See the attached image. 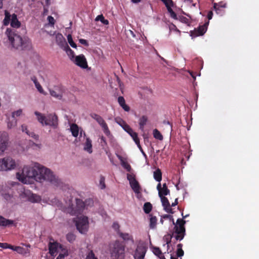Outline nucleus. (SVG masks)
I'll return each instance as SVG.
<instances>
[{"instance_id": "cd10ccee", "label": "nucleus", "mask_w": 259, "mask_h": 259, "mask_svg": "<svg viewBox=\"0 0 259 259\" xmlns=\"http://www.w3.org/2000/svg\"><path fill=\"white\" fill-rule=\"evenodd\" d=\"M5 17L3 20V23L4 25L7 26L10 22L11 23L12 16L7 11H5Z\"/></svg>"}, {"instance_id": "7c9ffc66", "label": "nucleus", "mask_w": 259, "mask_h": 259, "mask_svg": "<svg viewBox=\"0 0 259 259\" xmlns=\"http://www.w3.org/2000/svg\"><path fill=\"white\" fill-rule=\"evenodd\" d=\"M183 245L181 243H179L177 245V256L178 257H181L184 255V252L182 249Z\"/></svg>"}, {"instance_id": "473e14b6", "label": "nucleus", "mask_w": 259, "mask_h": 259, "mask_svg": "<svg viewBox=\"0 0 259 259\" xmlns=\"http://www.w3.org/2000/svg\"><path fill=\"white\" fill-rule=\"evenodd\" d=\"M147 121V117L145 116H142L139 121L140 128L143 130L144 125L146 124Z\"/></svg>"}, {"instance_id": "4468645a", "label": "nucleus", "mask_w": 259, "mask_h": 259, "mask_svg": "<svg viewBox=\"0 0 259 259\" xmlns=\"http://www.w3.org/2000/svg\"><path fill=\"white\" fill-rule=\"evenodd\" d=\"M74 63L82 68H87L88 67L87 62L84 55H80L75 57L73 60Z\"/></svg>"}, {"instance_id": "8fccbe9b", "label": "nucleus", "mask_w": 259, "mask_h": 259, "mask_svg": "<svg viewBox=\"0 0 259 259\" xmlns=\"http://www.w3.org/2000/svg\"><path fill=\"white\" fill-rule=\"evenodd\" d=\"M35 86L36 88L37 89V91L40 93L46 95V93H45L42 87L41 86V85L40 84V83L39 82L36 83L35 84Z\"/></svg>"}, {"instance_id": "6ab92c4d", "label": "nucleus", "mask_w": 259, "mask_h": 259, "mask_svg": "<svg viewBox=\"0 0 259 259\" xmlns=\"http://www.w3.org/2000/svg\"><path fill=\"white\" fill-rule=\"evenodd\" d=\"M61 247V245L57 242H50L49 244V253L51 255L54 256L57 252L58 248Z\"/></svg>"}, {"instance_id": "c756f323", "label": "nucleus", "mask_w": 259, "mask_h": 259, "mask_svg": "<svg viewBox=\"0 0 259 259\" xmlns=\"http://www.w3.org/2000/svg\"><path fill=\"white\" fill-rule=\"evenodd\" d=\"M172 236L170 235H165L163 237V241L165 242V244H163V246H165L166 245V247H167V251H168V249L169 248V244H170L171 242V239Z\"/></svg>"}, {"instance_id": "13d9d810", "label": "nucleus", "mask_w": 259, "mask_h": 259, "mask_svg": "<svg viewBox=\"0 0 259 259\" xmlns=\"http://www.w3.org/2000/svg\"><path fill=\"white\" fill-rule=\"evenodd\" d=\"M68 255V253L67 251H66L64 253H60L59 255L57 256V258L58 259H64L65 256H66Z\"/></svg>"}, {"instance_id": "3c124183", "label": "nucleus", "mask_w": 259, "mask_h": 259, "mask_svg": "<svg viewBox=\"0 0 259 259\" xmlns=\"http://www.w3.org/2000/svg\"><path fill=\"white\" fill-rule=\"evenodd\" d=\"M169 193V190L168 189L165 183L163 184V196L168 195Z\"/></svg>"}, {"instance_id": "2f4dec72", "label": "nucleus", "mask_w": 259, "mask_h": 259, "mask_svg": "<svg viewBox=\"0 0 259 259\" xmlns=\"http://www.w3.org/2000/svg\"><path fill=\"white\" fill-rule=\"evenodd\" d=\"M63 50L66 52L71 60H72L74 58V52L68 46V47H65Z\"/></svg>"}, {"instance_id": "79ce46f5", "label": "nucleus", "mask_w": 259, "mask_h": 259, "mask_svg": "<svg viewBox=\"0 0 259 259\" xmlns=\"http://www.w3.org/2000/svg\"><path fill=\"white\" fill-rule=\"evenodd\" d=\"M152 251L156 255L158 256L160 259H162V257L160 256L161 254V251L159 248L153 247H152Z\"/></svg>"}, {"instance_id": "a19ab883", "label": "nucleus", "mask_w": 259, "mask_h": 259, "mask_svg": "<svg viewBox=\"0 0 259 259\" xmlns=\"http://www.w3.org/2000/svg\"><path fill=\"white\" fill-rule=\"evenodd\" d=\"M115 122L120 125L123 128L127 125L126 122L120 117H116L115 118Z\"/></svg>"}, {"instance_id": "a18cd8bd", "label": "nucleus", "mask_w": 259, "mask_h": 259, "mask_svg": "<svg viewBox=\"0 0 259 259\" xmlns=\"http://www.w3.org/2000/svg\"><path fill=\"white\" fill-rule=\"evenodd\" d=\"M153 134L155 138L160 140H162V135L157 129H154L153 130Z\"/></svg>"}, {"instance_id": "4c0bfd02", "label": "nucleus", "mask_w": 259, "mask_h": 259, "mask_svg": "<svg viewBox=\"0 0 259 259\" xmlns=\"http://www.w3.org/2000/svg\"><path fill=\"white\" fill-rule=\"evenodd\" d=\"M101 127L103 128V131L104 133L108 136L110 135V132L108 127V126L105 121L103 122V123H101L100 124Z\"/></svg>"}, {"instance_id": "ea45409f", "label": "nucleus", "mask_w": 259, "mask_h": 259, "mask_svg": "<svg viewBox=\"0 0 259 259\" xmlns=\"http://www.w3.org/2000/svg\"><path fill=\"white\" fill-rule=\"evenodd\" d=\"M9 248H10L13 250L16 251L19 253H22L24 250L23 247H21L20 246H12L10 244L9 245Z\"/></svg>"}, {"instance_id": "49530a36", "label": "nucleus", "mask_w": 259, "mask_h": 259, "mask_svg": "<svg viewBox=\"0 0 259 259\" xmlns=\"http://www.w3.org/2000/svg\"><path fill=\"white\" fill-rule=\"evenodd\" d=\"M67 39H68V41L69 42V44H70V45L73 48H76L77 47V46L74 43V42L73 41V39H72V36L71 34H68L67 35Z\"/></svg>"}, {"instance_id": "f03ea898", "label": "nucleus", "mask_w": 259, "mask_h": 259, "mask_svg": "<svg viewBox=\"0 0 259 259\" xmlns=\"http://www.w3.org/2000/svg\"><path fill=\"white\" fill-rule=\"evenodd\" d=\"M11 26L13 28H7L5 32L8 39L5 42L6 46L11 50L23 51L29 49L31 43L29 39L22 37L14 28L20 27L21 23L17 19V15H12Z\"/></svg>"}, {"instance_id": "6e6552de", "label": "nucleus", "mask_w": 259, "mask_h": 259, "mask_svg": "<svg viewBox=\"0 0 259 259\" xmlns=\"http://www.w3.org/2000/svg\"><path fill=\"white\" fill-rule=\"evenodd\" d=\"M8 141V134L6 132H0V155L6 149Z\"/></svg>"}, {"instance_id": "423d86ee", "label": "nucleus", "mask_w": 259, "mask_h": 259, "mask_svg": "<svg viewBox=\"0 0 259 259\" xmlns=\"http://www.w3.org/2000/svg\"><path fill=\"white\" fill-rule=\"evenodd\" d=\"M77 229L81 234L85 233L89 229V221L87 217H77L74 220Z\"/></svg>"}, {"instance_id": "69168bd1", "label": "nucleus", "mask_w": 259, "mask_h": 259, "mask_svg": "<svg viewBox=\"0 0 259 259\" xmlns=\"http://www.w3.org/2000/svg\"><path fill=\"white\" fill-rule=\"evenodd\" d=\"M10 244L7 243H0V247L3 248H9Z\"/></svg>"}, {"instance_id": "c03bdc74", "label": "nucleus", "mask_w": 259, "mask_h": 259, "mask_svg": "<svg viewBox=\"0 0 259 259\" xmlns=\"http://www.w3.org/2000/svg\"><path fill=\"white\" fill-rule=\"evenodd\" d=\"M29 146L34 150L40 149L41 147L40 144H36L32 141L29 142Z\"/></svg>"}, {"instance_id": "0eeeda50", "label": "nucleus", "mask_w": 259, "mask_h": 259, "mask_svg": "<svg viewBox=\"0 0 259 259\" xmlns=\"http://www.w3.org/2000/svg\"><path fill=\"white\" fill-rule=\"evenodd\" d=\"M186 221L183 219H178L177 221V225H175L174 229L175 230V238L176 240H182L185 235V228L184 225Z\"/></svg>"}, {"instance_id": "20e7f679", "label": "nucleus", "mask_w": 259, "mask_h": 259, "mask_svg": "<svg viewBox=\"0 0 259 259\" xmlns=\"http://www.w3.org/2000/svg\"><path fill=\"white\" fill-rule=\"evenodd\" d=\"M35 115L38 121L43 125H49L56 128L58 125V117L55 114H50L44 116L42 113L35 111Z\"/></svg>"}, {"instance_id": "c9c22d12", "label": "nucleus", "mask_w": 259, "mask_h": 259, "mask_svg": "<svg viewBox=\"0 0 259 259\" xmlns=\"http://www.w3.org/2000/svg\"><path fill=\"white\" fill-rule=\"evenodd\" d=\"M91 117L94 119H95L100 125L101 123H103V122L104 121L103 118L101 116L97 114L94 113L91 114Z\"/></svg>"}, {"instance_id": "9d476101", "label": "nucleus", "mask_w": 259, "mask_h": 259, "mask_svg": "<svg viewBox=\"0 0 259 259\" xmlns=\"http://www.w3.org/2000/svg\"><path fill=\"white\" fill-rule=\"evenodd\" d=\"M163 4H164L166 7L167 13L170 17L174 19L177 20V15L172 10V8L174 6L173 1L172 0H163Z\"/></svg>"}, {"instance_id": "2eb2a0df", "label": "nucleus", "mask_w": 259, "mask_h": 259, "mask_svg": "<svg viewBox=\"0 0 259 259\" xmlns=\"http://www.w3.org/2000/svg\"><path fill=\"white\" fill-rule=\"evenodd\" d=\"M146 251V248L144 246L142 245H138L134 254L135 259H143Z\"/></svg>"}, {"instance_id": "9b49d317", "label": "nucleus", "mask_w": 259, "mask_h": 259, "mask_svg": "<svg viewBox=\"0 0 259 259\" xmlns=\"http://www.w3.org/2000/svg\"><path fill=\"white\" fill-rule=\"evenodd\" d=\"M123 130L126 131L133 139L136 144L137 145L139 149L141 150L143 154L145 156V154L143 152L142 147L140 144V141L138 138V135L136 133L134 132L130 126L127 124L124 128Z\"/></svg>"}, {"instance_id": "774afa93", "label": "nucleus", "mask_w": 259, "mask_h": 259, "mask_svg": "<svg viewBox=\"0 0 259 259\" xmlns=\"http://www.w3.org/2000/svg\"><path fill=\"white\" fill-rule=\"evenodd\" d=\"M169 29L170 30H172V29H175V30L177 31H180L178 28H177L176 26L174 24H171L170 25V26H169Z\"/></svg>"}, {"instance_id": "052dcab7", "label": "nucleus", "mask_w": 259, "mask_h": 259, "mask_svg": "<svg viewBox=\"0 0 259 259\" xmlns=\"http://www.w3.org/2000/svg\"><path fill=\"white\" fill-rule=\"evenodd\" d=\"M112 228L116 231L119 232V225L117 223H114L112 225Z\"/></svg>"}, {"instance_id": "f8f14e48", "label": "nucleus", "mask_w": 259, "mask_h": 259, "mask_svg": "<svg viewBox=\"0 0 259 259\" xmlns=\"http://www.w3.org/2000/svg\"><path fill=\"white\" fill-rule=\"evenodd\" d=\"M209 21L205 22L202 25L199 26L198 28H195L193 31L191 32V36H198L203 35L206 31Z\"/></svg>"}, {"instance_id": "09e8293b", "label": "nucleus", "mask_w": 259, "mask_h": 259, "mask_svg": "<svg viewBox=\"0 0 259 259\" xmlns=\"http://www.w3.org/2000/svg\"><path fill=\"white\" fill-rule=\"evenodd\" d=\"M85 259H98L95 255L93 251L92 250H90L88 252L87 254V256Z\"/></svg>"}, {"instance_id": "f257e3e1", "label": "nucleus", "mask_w": 259, "mask_h": 259, "mask_svg": "<svg viewBox=\"0 0 259 259\" xmlns=\"http://www.w3.org/2000/svg\"><path fill=\"white\" fill-rule=\"evenodd\" d=\"M16 177L23 184H29L31 180H34L39 183L49 182L56 187L61 188L63 185L62 180L52 170L36 162L24 166L22 171L17 173Z\"/></svg>"}, {"instance_id": "864d4df0", "label": "nucleus", "mask_w": 259, "mask_h": 259, "mask_svg": "<svg viewBox=\"0 0 259 259\" xmlns=\"http://www.w3.org/2000/svg\"><path fill=\"white\" fill-rule=\"evenodd\" d=\"M7 167L4 163V158L0 159V170H4Z\"/></svg>"}, {"instance_id": "338daca9", "label": "nucleus", "mask_w": 259, "mask_h": 259, "mask_svg": "<svg viewBox=\"0 0 259 259\" xmlns=\"http://www.w3.org/2000/svg\"><path fill=\"white\" fill-rule=\"evenodd\" d=\"M213 16V12L211 11L208 12L207 14V18L209 20L212 19Z\"/></svg>"}, {"instance_id": "dca6fc26", "label": "nucleus", "mask_w": 259, "mask_h": 259, "mask_svg": "<svg viewBox=\"0 0 259 259\" xmlns=\"http://www.w3.org/2000/svg\"><path fill=\"white\" fill-rule=\"evenodd\" d=\"M64 91V88L61 86L55 87V90H50V93L52 96L58 99H61L63 96V93Z\"/></svg>"}, {"instance_id": "0e129e2a", "label": "nucleus", "mask_w": 259, "mask_h": 259, "mask_svg": "<svg viewBox=\"0 0 259 259\" xmlns=\"http://www.w3.org/2000/svg\"><path fill=\"white\" fill-rule=\"evenodd\" d=\"M79 41L80 44L85 46H89V43L88 42L87 40H86L85 39H80L79 40Z\"/></svg>"}, {"instance_id": "a211bd4d", "label": "nucleus", "mask_w": 259, "mask_h": 259, "mask_svg": "<svg viewBox=\"0 0 259 259\" xmlns=\"http://www.w3.org/2000/svg\"><path fill=\"white\" fill-rule=\"evenodd\" d=\"M24 194L27 199L32 203L39 202L41 200V197L39 195L32 193L30 191L25 192Z\"/></svg>"}, {"instance_id": "e433bc0d", "label": "nucleus", "mask_w": 259, "mask_h": 259, "mask_svg": "<svg viewBox=\"0 0 259 259\" xmlns=\"http://www.w3.org/2000/svg\"><path fill=\"white\" fill-rule=\"evenodd\" d=\"M96 21H100L104 25H108L109 21L107 19H105L103 15H98L95 19Z\"/></svg>"}, {"instance_id": "b1692460", "label": "nucleus", "mask_w": 259, "mask_h": 259, "mask_svg": "<svg viewBox=\"0 0 259 259\" xmlns=\"http://www.w3.org/2000/svg\"><path fill=\"white\" fill-rule=\"evenodd\" d=\"M83 149L85 151H87L89 153H92L93 151H92V141L90 138H86V141L84 143V146Z\"/></svg>"}, {"instance_id": "5fc2aeb1", "label": "nucleus", "mask_w": 259, "mask_h": 259, "mask_svg": "<svg viewBox=\"0 0 259 259\" xmlns=\"http://www.w3.org/2000/svg\"><path fill=\"white\" fill-rule=\"evenodd\" d=\"M179 20L181 22H182L184 23L187 24L189 22L188 19L184 16H183L179 17Z\"/></svg>"}, {"instance_id": "72a5a7b5", "label": "nucleus", "mask_w": 259, "mask_h": 259, "mask_svg": "<svg viewBox=\"0 0 259 259\" xmlns=\"http://www.w3.org/2000/svg\"><path fill=\"white\" fill-rule=\"evenodd\" d=\"M118 158L120 160L121 165L128 171H130L131 170L130 165L127 162L124 161L121 156H119Z\"/></svg>"}, {"instance_id": "bb28decb", "label": "nucleus", "mask_w": 259, "mask_h": 259, "mask_svg": "<svg viewBox=\"0 0 259 259\" xmlns=\"http://www.w3.org/2000/svg\"><path fill=\"white\" fill-rule=\"evenodd\" d=\"M17 120L15 118L11 117V118H8L7 121V126L8 128H12L14 127L17 125Z\"/></svg>"}, {"instance_id": "bf43d9fd", "label": "nucleus", "mask_w": 259, "mask_h": 259, "mask_svg": "<svg viewBox=\"0 0 259 259\" xmlns=\"http://www.w3.org/2000/svg\"><path fill=\"white\" fill-rule=\"evenodd\" d=\"M48 20L49 22V23L51 24L52 25H54V23H55V20H54V18L51 16H49L48 17Z\"/></svg>"}, {"instance_id": "39448f33", "label": "nucleus", "mask_w": 259, "mask_h": 259, "mask_svg": "<svg viewBox=\"0 0 259 259\" xmlns=\"http://www.w3.org/2000/svg\"><path fill=\"white\" fill-rule=\"evenodd\" d=\"M111 254L112 259H123L124 257V246L119 241H115L111 246Z\"/></svg>"}, {"instance_id": "de8ad7c7", "label": "nucleus", "mask_w": 259, "mask_h": 259, "mask_svg": "<svg viewBox=\"0 0 259 259\" xmlns=\"http://www.w3.org/2000/svg\"><path fill=\"white\" fill-rule=\"evenodd\" d=\"M75 235L71 233H68L66 235V239L70 242H73L75 240Z\"/></svg>"}, {"instance_id": "7ed1b4c3", "label": "nucleus", "mask_w": 259, "mask_h": 259, "mask_svg": "<svg viewBox=\"0 0 259 259\" xmlns=\"http://www.w3.org/2000/svg\"><path fill=\"white\" fill-rule=\"evenodd\" d=\"M75 200V206H74L73 204L70 202L68 206L65 209V212L72 215L80 214L85 208H88L89 205L93 203V201L92 199L86 200L85 202L82 201L80 199H76Z\"/></svg>"}, {"instance_id": "c85d7f7f", "label": "nucleus", "mask_w": 259, "mask_h": 259, "mask_svg": "<svg viewBox=\"0 0 259 259\" xmlns=\"http://www.w3.org/2000/svg\"><path fill=\"white\" fill-rule=\"evenodd\" d=\"M225 7V6H219L217 3L213 4V9L215 11L216 13L218 14L222 15L224 13V11L223 9V8Z\"/></svg>"}, {"instance_id": "1a4fd4ad", "label": "nucleus", "mask_w": 259, "mask_h": 259, "mask_svg": "<svg viewBox=\"0 0 259 259\" xmlns=\"http://www.w3.org/2000/svg\"><path fill=\"white\" fill-rule=\"evenodd\" d=\"M127 179L129 181L130 184L133 191L136 193H139L140 187L139 183L136 180L135 176L133 174H127Z\"/></svg>"}, {"instance_id": "f704fd0d", "label": "nucleus", "mask_w": 259, "mask_h": 259, "mask_svg": "<svg viewBox=\"0 0 259 259\" xmlns=\"http://www.w3.org/2000/svg\"><path fill=\"white\" fill-rule=\"evenodd\" d=\"M152 206L150 202H146L143 206V210L146 213H149L152 210Z\"/></svg>"}, {"instance_id": "4be33fe9", "label": "nucleus", "mask_w": 259, "mask_h": 259, "mask_svg": "<svg viewBox=\"0 0 259 259\" xmlns=\"http://www.w3.org/2000/svg\"><path fill=\"white\" fill-rule=\"evenodd\" d=\"M163 207L164 210L167 212L173 213L174 211L171 208H170V205L168 201V200L165 196H163Z\"/></svg>"}, {"instance_id": "680f3d73", "label": "nucleus", "mask_w": 259, "mask_h": 259, "mask_svg": "<svg viewBox=\"0 0 259 259\" xmlns=\"http://www.w3.org/2000/svg\"><path fill=\"white\" fill-rule=\"evenodd\" d=\"M162 218H163V219H166V218L169 219L170 220L172 221L173 224H175L174 220L172 219V215H169V214L163 215Z\"/></svg>"}, {"instance_id": "412c9836", "label": "nucleus", "mask_w": 259, "mask_h": 259, "mask_svg": "<svg viewBox=\"0 0 259 259\" xmlns=\"http://www.w3.org/2000/svg\"><path fill=\"white\" fill-rule=\"evenodd\" d=\"M4 163L7 167L5 170H11L14 169L16 166L15 161L11 157H6L4 158Z\"/></svg>"}, {"instance_id": "a878e982", "label": "nucleus", "mask_w": 259, "mask_h": 259, "mask_svg": "<svg viewBox=\"0 0 259 259\" xmlns=\"http://www.w3.org/2000/svg\"><path fill=\"white\" fill-rule=\"evenodd\" d=\"M70 130L74 137H77L79 134L78 126L77 124L73 123L70 125Z\"/></svg>"}, {"instance_id": "393cba45", "label": "nucleus", "mask_w": 259, "mask_h": 259, "mask_svg": "<svg viewBox=\"0 0 259 259\" xmlns=\"http://www.w3.org/2000/svg\"><path fill=\"white\" fill-rule=\"evenodd\" d=\"M118 102L120 106L125 111H129L130 110V108L128 106H127L125 103L124 99L123 97L120 96L118 98Z\"/></svg>"}, {"instance_id": "ddd939ff", "label": "nucleus", "mask_w": 259, "mask_h": 259, "mask_svg": "<svg viewBox=\"0 0 259 259\" xmlns=\"http://www.w3.org/2000/svg\"><path fill=\"white\" fill-rule=\"evenodd\" d=\"M161 175H162V174H161V170L159 168H158L157 169H156L154 172V174H153V176H154V179L159 182H160V181L161 180ZM157 189L158 191L159 196L160 198L161 201H162V188L161 187V183H159L158 184L157 186Z\"/></svg>"}, {"instance_id": "37998d69", "label": "nucleus", "mask_w": 259, "mask_h": 259, "mask_svg": "<svg viewBox=\"0 0 259 259\" xmlns=\"http://www.w3.org/2000/svg\"><path fill=\"white\" fill-rule=\"evenodd\" d=\"M156 218L155 217L151 216L150 219V227L151 228L153 229L156 225Z\"/></svg>"}, {"instance_id": "603ef678", "label": "nucleus", "mask_w": 259, "mask_h": 259, "mask_svg": "<svg viewBox=\"0 0 259 259\" xmlns=\"http://www.w3.org/2000/svg\"><path fill=\"white\" fill-rule=\"evenodd\" d=\"M22 114V109H19L16 111L13 112L12 113V116L13 117L15 118L16 116H20Z\"/></svg>"}, {"instance_id": "e2e57ef3", "label": "nucleus", "mask_w": 259, "mask_h": 259, "mask_svg": "<svg viewBox=\"0 0 259 259\" xmlns=\"http://www.w3.org/2000/svg\"><path fill=\"white\" fill-rule=\"evenodd\" d=\"M21 130L23 132H25L27 134H28L29 131L28 130L27 128V126L23 124L21 125Z\"/></svg>"}, {"instance_id": "6e6d98bb", "label": "nucleus", "mask_w": 259, "mask_h": 259, "mask_svg": "<svg viewBox=\"0 0 259 259\" xmlns=\"http://www.w3.org/2000/svg\"><path fill=\"white\" fill-rule=\"evenodd\" d=\"M100 183L101 186V189H104L105 188V178L103 177H101L100 180Z\"/></svg>"}, {"instance_id": "5701e85b", "label": "nucleus", "mask_w": 259, "mask_h": 259, "mask_svg": "<svg viewBox=\"0 0 259 259\" xmlns=\"http://www.w3.org/2000/svg\"><path fill=\"white\" fill-rule=\"evenodd\" d=\"M14 224L13 220L6 219L3 216L0 215V226L3 227H8Z\"/></svg>"}, {"instance_id": "f3484780", "label": "nucleus", "mask_w": 259, "mask_h": 259, "mask_svg": "<svg viewBox=\"0 0 259 259\" xmlns=\"http://www.w3.org/2000/svg\"><path fill=\"white\" fill-rule=\"evenodd\" d=\"M56 42L62 49L68 47L65 38L61 33H58L56 35Z\"/></svg>"}, {"instance_id": "4d7b16f0", "label": "nucleus", "mask_w": 259, "mask_h": 259, "mask_svg": "<svg viewBox=\"0 0 259 259\" xmlns=\"http://www.w3.org/2000/svg\"><path fill=\"white\" fill-rule=\"evenodd\" d=\"M30 137L33 138L35 140L38 139V136L37 135L35 134L33 132H28V134Z\"/></svg>"}, {"instance_id": "58836bf2", "label": "nucleus", "mask_w": 259, "mask_h": 259, "mask_svg": "<svg viewBox=\"0 0 259 259\" xmlns=\"http://www.w3.org/2000/svg\"><path fill=\"white\" fill-rule=\"evenodd\" d=\"M120 236L124 240H132L133 242V239L131 235L128 233H119Z\"/></svg>"}, {"instance_id": "aec40b11", "label": "nucleus", "mask_w": 259, "mask_h": 259, "mask_svg": "<svg viewBox=\"0 0 259 259\" xmlns=\"http://www.w3.org/2000/svg\"><path fill=\"white\" fill-rule=\"evenodd\" d=\"M172 122L169 120L163 121V131L168 136H170L172 132Z\"/></svg>"}]
</instances>
